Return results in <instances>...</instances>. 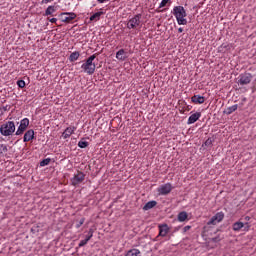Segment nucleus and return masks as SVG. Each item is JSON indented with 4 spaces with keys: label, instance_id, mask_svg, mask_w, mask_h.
Returning a JSON list of instances; mask_svg holds the SVG:
<instances>
[{
    "label": "nucleus",
    "instance_id": "nucleus-28",
    "mask_svg": "<svg viewBox=\"0 0 256 256\" xmlns=\"http://www.w3.org/2000/svg\"><path fill=\"white\" fill-rule=\"evenodd\" d=\"M90 237H86L84 240H81L80 243L78 244V247H85L87 243H89Z\"/></svg>",
    "mask_w": 256,
    "mask_h": 256
},
{
    "label": "nucleus",
    "instance_id": "nucleus-1",
    "mask_svg": "<svg viewBox=\"0 0 256 256\" xmlns=\"http://www.w3.org/2000/svg\"><path fill=\"white\" fill-rule=\"evenodd\" d=\"M173 15L176 17L178 25H187V11L183 6H175L173 8Z\"/></svg>",
    "mask_w": 256,
    "mask_h": 256
},
{
    "label": "nucleus",
    "instance_id": "nucleus-8",
    "mask_svg": "<svg viewBox=\"0 0 256 256\" xmlns=\"http://www.w3.org/2000/svg\"><path fill=\"white\" fill-rule=\"evenodd\" d=\"M29 127V120L28 118H24L20 121V125L17 129V131L15 132V135H23V133H25V131H27V128Z\"/></svg>",
    "mask_w": 256,
    "mask_h": 256
},
{
    "label": "nucleus",
    "instance_id": "nucleus-21",
    "mask_svg": "<svg viewBox=\"0 0 256 256\" xmlns=\"http://www.w3.org/2000/svg\"><path fill=\"white\" fill-rule=\"evenodd\" d=\"M125 256H141V250L137 248H133L129 250Z\"/></svg>",
    "mask_w": 256,
    "mask_h": 256
},
{
    "label": "nucleus",
    "instance_id": "nucleus-38",
    "mask_svg": "<svg viewBox=\"0 0 256 256\" xmlns=\"http://www.w3.org/2000/svg\"><path fill=\"white\" fill-rule=\"evenodd\" d=\"M178 33H183V28L182 27L178 28Z\"/></svg>",
    "mask_w": 256,
    "mask_h": 256
},
{
    "label": "nucleus",
    "instance_id": "nucleus-22",
    "mask_svg": "<svg viewBox=\"0 0 256 256\" xmlns=\"http://www.w3.org/2000/svg\"><path fill=\"white\" fill-rule=\"evenodd\" d=\"M80 56H81V54H80L79 52H77V51L72 52V53L70 54V56H69V61H70L71 63H73V62L77 61V59H79Z\"/></svg>",
    "mask_w": 256,
    "mask_h": 256
},
{
    "label": "nucleus",
    "instance_id": "nucleus-30",
    "mask_svg": "<svg viewBox=\"0 0 256 256\" xmlns=\"http://www.w3.org/2000/svg\"><path fill=\"white\" fill-rule=\"evenodd\" d=\"M170 0H162L160 5H159V8L160 9H163V7H166L167 6V3H169Z\"/></svg>",
    "mask_w": 256,
    "mask_h": 256
},
{
    "label": "nucleus",
    "instance_id": "nucleus-7",
    "mask_svg": "<svg viewBox=\"0 0 256 256\" xmlns=\"http://www.w3.org/2000/svg\"><path fill=\"white\" fill-rule=\"evenodd\" d=\"M253 81V75L251 73H243L238 77V85H249Z\"/></svg>",
    "mask_w": 256,
    "mask_h": 256
},
{
    "label": "nucleus",
    "instance_id": "nucleus-29",
    "mask_svg": "<svg viewBox=\"0 0 256 256\" xmlns=\"http://www.w3.org/2000/svg\"><path fill=\"white\" fill-rule=\"evenodd\" d=\"M17 85H18V87H20V89H24V87H25V80H18L17 81Z\"/></svg>",
    "mask_w": 256,
    "mask_h": 256
},
{
    "label": "nucleus",
    "instance_id": "nucleus-3",
    "mask_svg": "<svg viewBox=\"0 0 256 256\" xmlns=\"http://www.w3.org/2000/svg\"><path fill=\"white\" fill-rule=\"evenodd\" d=\"M16 131L15 122L7 121L0 126V134L3 137H11Z\"/></svg>",
    "mask_w": 256,
    "mask_h": 256
},
{
    "label": "nucleus",
    "instance_id": "nucleus-16",
    "mask_svg": "<svg viewBox=\"0 0 256 256\" xmlns=\"http://www.w3.org/2000/svg\"><path fill=\"white\" fill-rule=\"evenodd\" d=\"M167 233H169V226L167 224H162L159 226V236L167 237Z\"/></svg>",
    "mask_w": 256,
    "mask_h": 256
},
{
    "label": "nucleus",
    "instance_id": "nucleus-13",
    "mask_svg": "<svg viewBox=\"0 0 256 256\" xmlns=\"http://www.w3.org/2000/svg\"><path fill=\"white\" fill-rule=\"evenodd\" d=\"M199 119H201V112L191 114L188 118L187 125H193V123H197Z\"/></svg>",
    "mask_w": 256,
    "mask_h": 256
},
{
    "label": "nucleus",
    "instance_id": "nucleus-23",
    "mask_svg": "<svg viewBox=\"0 0 256 256\" xmlns=\"http://www.w3.org/2000/svg\"><path fill=\"white\" fill-rule=\"evenodd\" d=\"M103 15V12H96L90 17V21H99L101 19V16Z\"/></svg>",
    "mask_w": 256,
    "mask_h": 256
},
{
    "label": "nucleus",
    "instance_id": "nucleus-11",
    "mask_svg": "<svg viewBox=\"0 0 256 256\" xmlns=\"http://www.w3.org/2000/svg\"><path fill=\"white\" fill-rule=\"evenodd\" d=\"M75 131H77V127L75 126H70V127H67L63 134H62V137L64 139H69V137H71L73 135V133H75Z\"/></svg>",
    "mask_w": 256,
    "mask_h": 256
},
{
    "label": "nucleus",
    "instance_id": "nucleus-2",
    "mask_svg": "<svg viewBox=\"0 0 256 256\" xmlns=\"http://www.w3.org/2000/svg\"><path fill=\"white\" fill-rule=\"evenodd\" d=\"M97 59V54L91 55L88 59H86L85 63L82 64L81 69L84 73H87V75H93L95 73V69L97 66L93 61Z\"/></svg>",
    "mask_w": 256,
    "mask_h": 256
},
{
    "label": "nucleus",
    "instance_id": "nucleus-33",
    "mask_svg": "<svg viewBox=\"0 0 256 256\" xmlns=\"http://www.w3.org/2000/svg\"><path fill=\"white\" fill-rule=\"evenodd\" d=\"M189 230H191V226H185L184 228H183V233H187V231H189Z\"/></svg>",
    "mask_w": 256,
    "mask_h": 256
},
{
    "label": "nucleus",
    "instance_id": "nucleus-19",
    "mask_svg": "<svg viewBox=\"0 0 256 256\" xmlns=\"http://www.w3.org/2000/svg\"><path fill=\"white\" fill-rule=\"evenodd\" d=\"M239 109V105L235 104L233 106H230L224 110L225 115H231L232 113H235Z\"/></svg>",
    "mask_w": 256,
    "mask_h": 256
},
{
    "label": "nucleus",
    "instance_id": "nucleus-10",
    "mask_svg": "<svg viewBox=\"0 0 256 256\" xmlns=\"http://www.w3.org/2000/svg\"><path fill=\"white\" fill-rule=\"evenodd\" d=\"M225 219V214L223 212L216 213L208 222V225H217V223H221Z\"/></svg>",
    "mask_w": 256,
    "mask_h": 256
},
{
    "label": "nucleus",
    "instance_id": "nucleus-14",
    "mask_svg": "<svg viewBox=\"0 0 256 256\" xmlns=\"http://www.w3.org/2000/svg\"><path fill=\"white\" fill-rule=\"evenodd\" d=\"M245 225L247 226V230H249V223H243L241 221L235 222L232 225V229L233 231H240L243 229V227H245Z\"/></svg>",
    "mask_w": 256,
    "mask_h": 256
},
{
    "label": "nucleus",
    "instance_id": "nucleus-27",
    "mask_svg": "<svg viewBox=\"0 0 256 256\" xmlns=\"http://www.w3.org/2000/svg\"><path fill=\"white\" fill-rule=\"evenodd\" d=\"M51 163V158H46L40 162V167H46V165H49Z\"/></svg>",
    "mask_w": 256,
    "mask_h": 256
},
{
    "label": "nucleus",
    "instance_id": "nucleus-36",
    "mask_svg": "<svg viewBox=\"0 0 256 256\" xmlns=\"http://www.w3.org/2000/svg\"><path fill=\"white\" fill-rule=\"evenodd\" d=\"M51 1L53 0H42V3L47 4V3H51Z\"/></svg>",
    "mask_w": 256,
    "mask_h": 256
},
{
    "label": "nucleus",
    "instance_id": "nucleus-17",
    "mask_svg": "<svg viewBox=\"0 0 256 256\" xmlns=\"http://www.w3.org/2000/svg\"><path fill=\"white\" fill-rule=\"evenodd\" d=\"M116 59H118V61H125V59H127V52H125V49H120L116 53Z\"/></svg>",
    "mask_w": 256,
    "mask_h": 256
},
{
    "label": "nucleus",
    "instance_id": "nucleus-9",
    "mask_svg": "<svg viewBox=\"0 0 256 256\" xmlns=\"http://www.w3.org/2000/svg\"><path fill=\"white\" fill-rule=\"evenodd\" d=\"M171 191H173V186L171 185V183H166L164 185H161L157 189V192L159 193V195H169Z\"/></svg>",
    "mask_w": 256,
    "mask_h": 256
},
{
    "label": "nucleus",
    "instance_id": "nucleus-26",
    "mask_svg": "<svg viewBox=\"0 0 256 256\" xmlns=\"http://www.w3.org/2000/svg\"><path fill=\"white\" fill-rule=\"evenodd\" d=\"M8 151L9 149L7 148V145L0 144V155H5V153H7Z\"/></svg>",
    "mask_w": 256,
    "mask_h": 256
},
{
    "label": "nucleus",
    "instance_id": "nucleus-34",
    "mask_svg": "<svg viewBox=\"0 0 256 256\" xmlns=\"http://www.w3.org/2000/svg\"><path fill=\"white\" fill-rule=\"evenodd\" d=\"M204 145H206V147L209 146V145H211V139H207V140L205 141Z\"/></svg>",
    "mask_w": 256,
    "mask_h": 256
},
{
    "label": "nucleus",
    "instance_id": "nucleus-35",
    "mask_svg": "<svg viewBox=\"0 0 256 256\" xmlns=\"http://www.w3.org/2000/svg\"><path fill=\"white\" fill-rule=\"evenodd\" d=\"M50 23H57V18H51L49 19Z\"/></svg>",
    "mask_w": 256,
    "mask_h": 256
},
{
    "label": "nucleus",
    "instance_id": "nucleus-24",
    "mask_svg": "<svg viewBox=\"0 0 256 256\" xmlns=\"http://www.w3.org/2000/svg\"><path fill=\"white\" fill-rule=\"evenodd\" d=\"M53 13H55V6H48V8L45 11V15L49 16L53 15Z\"/></svg>",
    "mask_w": 256,
    "mask_h": 256
},
{
    "label": "nucleus",
    "instance_id": "nucleus-39",
    "mask_svg": "<svg viewBox=\"0 0 256 256\" xmlns=\"http://www.w3.org/2000/svg\"><path fill=\"white\" fill-rule=\"evenodd\" d=\"M221 47H224V48H226V47H227V45H225V44H222V45H221Z\"/></svg>",
    "mask_w": 256,
    "mask_h": 256
},
{
    "label": "nucleus",
    "instance_id": "nucleus-6",
    "mask_svg": "<svg viewBox=\"0 0 256 256\" xmlns=\"http://www.w3.org/2000/svg\"><path fill=\"white\" fill-rule=\"evenodd\" d=\"M77 14L73 12H63L59 15V19L62 23H71L73 19H76Z\"/></svg>",
    "mask_w": 256,
    "mask_h": 256
},
{
    "label": "nucleus",
    "instance_id": "nucleus-31",
    "mask_svg": "<svg viewBox=\"0 0 256 256\" xmlns=\"http://www.w3.org/2000/svg\"><path fill=\"white\" fill-rule=\"evenodd\" d=\"M83 223H85V218L80 219L79 223L76 224V229H79Z\"/></svg>",
    "mask_w": 256,
    "mask_h": 256
},
{
    "label": "nucleus",
    "instance_id": "nucleus-15",
    "mask_svg": "<svg viewBox=\"0 0 256 256\" xmlns=\"http://www.w3.org/2000/svg\"><path fill=\"white\" fill-rule=\"evenodd\" d=\"M191 101L195 105H203V103H205V97H203L201 95H194L191 97Z\"/></svg>",
    "mask_w": 256,
    "mask_h": 256
},
{
    "label": "nucleus",
    "instance_id": "nucleus-18",
    "mask_svg": "<svg viewBox=\"0 0 256 256\" xmlns=\"http://www.w3.org/2000/svg\"><path fill=\"white\" fill-rule=\"evenodd\" d=\"M157 206V201L152 200L147 202L144 206H143V211H149L150 209H153V207Z\"/></svg>",
    "mask_w": 256,
    "mask_h": 256
},
{
    "label": "nucleus",
    "instance_id": "nucleus-20",
    "mask_svg": "<svg viewBox=\"0 0 256 256\" xmlns=\"http://www.w3.org/2000/svg\"><path fill=\"white\" fill-rule=\"evenodd\" d=\"M188 217L189 215L187 214V212L182 211L178 214L177 219L180 223H183L184 221H187Z\"/></svg>",
    "mask_w": 256,
    "mask_h": 256
},
{
    "label": "nucleus",
    "instance_id": "nucleus-37",
    "mask_svg": "<svg viewBox=\"0 0 256 256\" xmlns=\"http://www.w3.org/2000/svg\"><path fill=\"white\" fill-rule=\"evenodd\" d=\"M244 221H251V217L245 216Z\"/></svg>",
    "mask_w": 256,
    "mask_h": 256
},
{
    "label": "nucleus",
    "instance_id": "nucleus-25",
    "mask_svg": "<svg viewBox=\"0 0 256 256\" xmlns=\"http://www.w3.org/2000/svg\"><path fill=\"white\" fill-rule=\"evenodd\" d=\"M78 147H80V149H86V147H89V142L80 140L78 142Z\"/></svg>",
    "mask_w": 256,
    "mask_h": 256
},
{
    "label": "nucleus",
    "instance_id": "nucleus-5",
    "mask_svg": "<svg viewBox=\"0 0 256 256\" xmlns=\"http://www.w3.org/2000/svg\"><path fill=\"white\" fill-rule=\"evenodd\" d=\"M85 181V173L78 171L74 176L70 179L71 185L73 187H77L78 185H81Z\"/></svg>",
    "mask_w": 256,
    "mask_h": 256
},
{
    "label": "nucleus",
    "instance_id": "nucleus-32",
    "mask_svg": "<svg viewBox=\"0 0 256 256\" xmlns=\"http://www.w3.org/2000/svg\"><path fill=\"white\" fill-rule=\"evenodd\" d=\"M93 233H95V230L90 228L89 231H88V235L86 237H90V240H91L93 238Z\"/></svg>",
    "mask_w": 256,
    "mask_h": 256
},
{
    "label": "nucleus",
    "instance_id": "nucleus-12",
    "mask_svg": "<svg viewBox=\"0 0 256 256\" xmlns=\"http://www.w3.org/2000/svg\"><path fill=\"white\" fill-rule=\"evenodd\" d=\"M33 139H35V131L33 129L26 131L23 137L24 143H29V141H33Z\"/></svg>",
    "mask_w": 256,
    "mask_h": 256
},
{
    "label": "nucleus",
    "instance_id": "nucleus-4",
    "mask_svg": "<svg viewBox=\"0 0 256 256\" xmlns=\"http://www.w3.org/2000/svg\"><path fill=\"white\" fill-rule=\"evenodd\" d=\"M141 14H136L134 17L130 18L126 24L127 29H141Z\"/></svg>",
    "mask_w": 256,
    "mask_h": 256
}]
</instances>
